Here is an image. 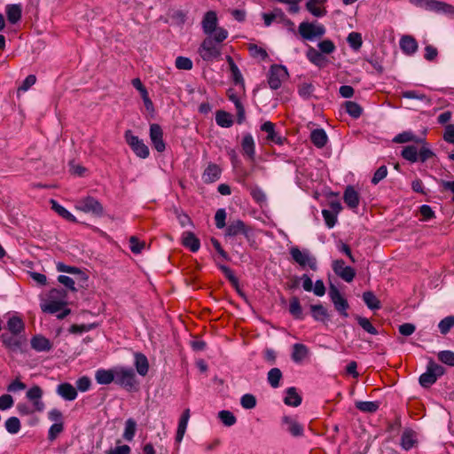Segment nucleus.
<instances>
[{
  "label": "nucleus",
  "mask_w": 454,
  "mask_h": 454,
  "mask_svg": "<svg viewBox=\"0 0 454 454\" xmlns=\"http://www.w3.org/2000/svg\"><path fill=\"white\" fill-rule=\"evenodd\" d=\"M201 28L207 36H215L217 42H223L229 35L225 28L218 27V18L215 11H208L204 14Z\"/></svg>",
  "instance_id": "nucleus-1"
},
{
  "label": "nucleus",
  "mask_w": 454,
  "mask_h": 454,
  "mask_svg": "<svg viewBox=\"0 0 454 454\" xmlns=\"http://www.w3.org/2000/svg\"><path fill=\"white\" fill-rule=\"evenodd\" d=\"M43 395V389L35 385L30 387L26 394V397L32 403L34 410L32 411L26 403H18L17 410L20 415H29L34 411L41 412L44 410L45 405L42 401V397Z\"/></svg>",
  "instance_id": "nucleus-2"
},
{
  "label": "nucleus",
  "mask_w": 454,
  "mask_h": 454,
  "mask_svg": "<svg viewBox=\"0 0 454 454\" xmlns=\"http://www.w3.org/2000/svg\"><path fill=\"white\" fill-rule=\"evenodd\" d=\"M444 373L445 369L430 358L426 372L419 376V382L423 387H430L436 382L437 379Z\"/></svg>",
  "instance_id": "nucleus-3"
},
{
  "label": "nucleus",
  "mask_w": 454,
  "mask_h": 454,
  "mask_svg": "<svg viewBox=\"0 0 454 454\" xmlns=\"http://www.w3.org/2000/svg\"><path fill=\"white\" fill-rule=\"evenodd\" d=\"M223 42H217L215 36H207L199 48L200 56L205 61H213L221 55V46Z\"/></svg>",
  "instance_id": "nucleus-4"
},
{
  "label": "nucleus",
  "mask_w": 454,
  "mask_h": 454,
  "mask_svg": "<svg viewBox=\"0 0 454 454\" xmlns=\"http://www.w3.org/2000/svg\"><path fill=\"white\" fill-rule=\"evenodd\" d=\"M326 29L323 24L302 21L298 27V33L303 40L314 41L325 35Z\"/></svg>",
  "instance_id": "nucleus-5"
},
{
  "label": "nucleus",
  "mask_w": 454,
  "mask_h": 454,
  "mask_svg": "<svg viewBox=\"0 0 454 454\" xmlns=\"http://www.w3.org/2000/svg\"><path fill=\"white\" fill-rule=\"evenodd\" d=\"M292 259L302 269L309 268L316 271L317 270V258L307 249L301 250L298 247H293L289 250Z\"/></svg>",
  "instance_id": "nucleus-6"
},
{
  "label": "nucleus",
  "mask_w": 454,
  "mask_h": 454,
  "mask_svg": "<svg viewBox=\"0 0 454 454\" xmlns=\"http://www.w3.org/2000/svg\"><path fill=\"white\" fill-rule=\"evenodd\" d=\"M126 143L130 146L134 153L141 158L146 159L149 156V148L142 139L132 134L131 130L125 131Z\"/></svg>",
  "instance_id": "nucleus-7"
},
{
  "label": "nucleus",
  "mask_w": 454,
  "mask_h": 454,
  "mask_svg": "<svg viewBox=\"0 0 454 454\" xmlns=\"http://www.w3.org/2000/svg\"><path fill=\"white\" fill-rule=\"evenodd\" d=\"M288 78L287 69L281 65H273L270 67L268 75V83L270 89L278 90L282 82Z\"/></svg>",
  "instance_id": "nucleus-8"
},
{
  "label": "nucleus",
  "mask_w": 454,
  "mask_h": 454,
  "mask_svg": "<svg viewBox=\"0 0 454 454\" xmlns=\"http://www.w3.org/2000/svg\"><path fill=\"white\" fill-rule=\"evenodd\" d=\"M75 208L83 213H90L97 216H101L104 213V208L101 203L93 197H86L80 200Z\"/></svg>",
  "instance_id": "nucleus-9"
},
{
  "label": "nucleus",
  "mask_w": 454,
  "mask_h": 454,
  "mask_svg": "<svg viewBox=\"0 0 454 454\" xmlns=\"http://www.w3.org/2000/svg\"><path fill=\"white\" fill-rule=\"evenodd\" d=\"M114 380L117 384L132 388L136 385V374L132 368L119 367L115 368Z\"/></svg>",
  "instance_id": "nucleus-10"
},
{
  "label": "nucleus",
  "mask_w": 454,
  "mask_h": 454,
  "mask_svg": "<svg viewBox=\"0 0 454 454\" xmlns=\"http://www.w3.org/2000/svg\"><path fill=\"white\" fill-rule=\"evenodd\" d=\"M329 296L331 301H333L335 309L343 317H347L348 316L347 310L348 309V303L347 300L341 295L340 291L334 286H332L329 290Z\"/></svg>",
  "instance_id": "nucleus-11"
},
{
  "label": "nucleus",
  "mask_w": 454,
  "mask_h": 454,
  "mask_svg": "<svg viewBox=\"0 0 454 454\" xmlns=\"http://www.w3.org/2000/svg\"><path fill=\"white\" fill-rule=\"evenodd\" d=\"M333 270L344 281L350 283L353 281L356 271L350 266H346L343 260H335L333 262Z\"/></svg>",
  "instance_id": "nucleus-12"
},
{
  "label": "nucleus",
  "mask_w": 454,
  "mask_h": 454,
  "mask_svg": "<svg viewBox=\"0 0 454 454\" xmlns=\"http://www.w3.org/2000/svg\"><path fill=\"white\" fill-rule=\"evenodd\" d=\"M150 139L153 146L158 153H162L166 149L163 140V131L161 127L157 123L150 125Z\"/></svg>",
  "instance_id": "nucleus-13"
},
{
  "label": "nucleus",
  "mask_w": 454,
  "mask_h": 454,
  "mask_svg": "<svg viewBox=\"0 0 454 454\" xmlns=\"http://www.w3.org/2000/svg\"><path fill=\"white\" fill-rule=\"evenodd\" d=\"M250 229L241 220H235L229 223L226 228L225 234L229 237H235L243 234L248 237Z\"/></svg>",
  "instance_id": "nucleus-14"
},
{
  "label": "nucleus",
  "mask_w": 454,
  "mask_h": 454,
  "mask_svg": "<svg viewBox=\"0 0 454 454\" xmlns=\"http://www.w3.org/2000/svg\"><path fill=\"white\" fill-rule=\"evenodd\" d=\"M326 0H308L305 7L306 10L314 17L321 18L326 15L327 11L325 7Z\"/></svg>",
  "instance_id": "nucleus-15"
},
{
  "label": "nucleus",
  "mask_w": 454,
  "mask_h": 454,
  "mask_svg": "<svg viewBox=\"0 0 454 454\" xmlns=\"http://www.w3.org/2000/svg\"><path fill=\"white\" fill-rule=\"evenodd\" d=\"M306 58L308 60L318 67H324L327 64V59L319 50L312 46H309L306 51Z\"/></svg>",
  "instance_id": "nucleus-16"
},
{
  "label": "nucleus",
  "mask_w": 454,
  "mask_h": 454,
  "mask_svg": "<svg viewBox=\"0 0 454 454\" xmlns=\"http://www.w3.org/2000/svg\"><path fill=\"white\" fill-rule=\"evenodd\" d=\"M57 394L66 401H74L77 397L76 388L70 383H61L57 387Z\"/></svg>",
  "instance_id": "nucleus-17"
},
{
  "label": "nucleus",
  "mask_w": 454,
  "mask_h": 454,
  "mask_svg": "<svg viewBox=\"0 0 454 454\" xmlns=\"http://www.w3.org/2000/svg\"><path fill=\"white\" fill-rule=\"evenodd\" d=\"M31 347L37 352H47L52 348V344L49 339L43 335H35L31 339Z\"/></svg>",
  "instance_id": "nucleus-18"
},
{
  "label": "nucleus",
  "mask_w": 454,
  "mask_h": 454,
  "mask_svg": "<svg viewBox=\"0 0 454 454\" xmlns=\"http://www.w3.org/2000/svg\"><path fill=\"white\" fill-rule=\"evenodd\" d=\"M400 48L406 55H413L418 51V43L411 35H403L400 39Z\"/></svg>",
  "instance_id": "nucleus-19"
},
{
  "label": "nucleus",
  "mask_w": 454,
  "mask_h": 454,
  "mask_svg": "<svg viewBox=\"0 0 454 454\" xmlns=\"http://www.w3.org/2000/svg\"><path fill=\"white\" fill-rule=\"evenodd\" d=\"M261 129L267 133L266 139L269 142L282 145L284 139L275 131V124L271 121H265L262 126Z\"/></svg>",
  "instance_id": "nucleus-20"
},
{
  "label": "nucleus",
  "mask_w": 454,
  "mask_h": 454,
  "mask_svg": "<svg viewBox=\"0 0 454 454\" xmlns=\"http://www.w3.org/2000/svg\"><path fill=\"white\" fill-rule=\"evenodd\" d=\"M228 98L235 105L237 111V121L241 124L246 119V112L239 98L232 90H229Z\"/></svg>",
  "instance_id": "nucleus-21"
},
{
  "label": "nucleus",
  "mask_w": 454,
  "mask_h": 454,
  "mask_svg": "<svg viewBox=\"0 0 454 454\" xmlns=\"http://www.w3.org/2000/svg\"><path fill=\"white\" fill-rule=\"evenodd\" d=\"M221 172L218 165L211 163L204 170L202 179L207 184L214 183L220 178Z\"/></svg>",
  "instance_id": "nucleus-22"
},
{
  "label": "nucleus",
  "mask_w": 454,
  "mask_h": 454,
  "mask_svg": "<svg viewBox=\"0 0 454 454\" xmlns=\"http://www.w3.org/2000/svg\"><path fill=\"white\" fill-rule=\"evenodd\" d=\"M182 244L192 252H197L200 247V239L192 231H184L182 236Z\"/></svg>",
  "instance_id": "nucleus-23"
},
{
  "label": "nucleus",
  "mask_w": 454,
  "mask_h": 454,
  "mask_svg": "<svg viewBox=\"0 0 454 454\" xmlns=\"http://www.w3.org/2000/svg\"><path fill=\"white\" fill-rule=\"evenodd\" d=\"M344 202L350 208H356L359 205V194L353 186L348 185L343 194Z\"/></svg>",
  "instance_id": "nucleus-24"
},
{
  "label": "nucleus",
  "mask_w": 454,
  "mask_h": 454,
  "mask_svg": "<svg viewBox=\"0 0 454 454\" xmlns=\"http://www.w3.org/2000/svg\"><path fill=\"white\" fill-rule=\"evenodd\" d=\"M67 305V301L62 300L50 299L45 303L41 305V309L43 312L54 314L57 313Z\"/></svg>",
  "instance_id": "nucleus-25"
},
{
  "label": "nucleus",
  "mask_w": 454,
  "mask_h": 454,
  "mask_svg": "<svg viewBox=\"0 0 454 454\" xmlns=\"http://www.w3.org/2000/svg\"><path fill=\"white\" fill-rule=\"evenodd\" d=\"M309 356V348L301 343H295L292 348L291 357L294 363H301Z\"/></svg>",
  "instance_id": "nucleus-26"
},
{
  "label": "nucleus",
  "mask_w": 454,
  "mask_h": 454,
  "mask_svg": "<svg viewBox=\"0 0 454 454\" xmlns=\"http://www.w3.org/2000/svg\"><path fill=\"white\" fill-rule=\"evenodd\" d=\"M189 419H190V410L186 409L184 411V412L179 419L176 434V442L177 443H180L184 436Z\"/></svg>",
  "instance_id": "nucleus-27"
},
{
  "label": "nucleus",
  "mask_w": 454,
  "mask_h": 454,
  "mask_svg": "<svg viewBox=\"0 0 454 454\" xmlns=\"http://www.w3.org/2000/svg\"><path fill=\"white\" fill-rule=\"evenodd\" d=\"M115 369L114 370H105L99 369L95 373L96 381L100 385H108L114 380Z\"/></svg>",
  "instance_id": "nucleus-28"
},
{
  "label": "nucleus",
  "mask_w": 454,
  "mask_h": 454,
  "mask_svg": "<svg viewBox=\"0 0 454 454\" xmlns=\"http://www.w3.org/2000/svg\"><path fill=\"white\" fill-rule=\"evenodd\" d=\"M284 424L287 425V430L293 436H301L303 434V427L298 423L294 419L285 416L282 419Z\"/></svg>",
  "instance_id": "nucleus-29"
},
{
  "label": "nucleus",
  "mask_w": 454,
  "mask_h": 454,
  "mask_svg": "<svg viewBox=\"0 0 454 454\" xmlns=\"http://www.w3.org/2000/svg\"><path fill=\"white\" fill-rule=\"evenodd\" d=\"M310 140L315 146L322 148L326 145L328 137L323 129H316L310 133Z\"/></svg>",
  "instance_id": "nucleus-30"
},
{
  "label": "nucleus",
  "mask_w": 454,
  "mask_h": 454,
  "mask_svg": "<svg viewBox=\"0 0 454 454\" xmlns=\"http://www.w3.org/2000/svg\"><path fill=\"white\" fill-rule=\"evenodd\" d=\"M242 150L244 153L249 157V159L254 160L255 150H254V141L251 134H246L243 137L241 143Z\"/></svg>",
  "instance_id": "nucleus-31"
},
{
  "label": "nucleus",
  "mask_w": 454,
  "mask_h": 454,
  "mask_svg": "<svg viewBox=\"0 0 454 454\" xmlns=\"http://www.w3.org/2000/svg\"><path fill=\"white\" fill-rule=\"evenodd\" d=\"M5 11L10 23L16 24L21 19L22 8L20 4H8Z\"/></svg>",
  "instance_id": "nucleus-32"
},
{
  "label": "nucleus",
  "mask_w": 454,
  "mask_h": 454,
  "mask_svg": "<svg viewBox=\"0 0 454 454\" xmlns=\"http://www.w3.org/2000/svg\"><path fill=\"white\" fill-rule=\"evenodd\" d=\"M285 404L288 406L297 407L301 403V396L298 394L294 387L286 389V395L284 398Z\"/></svg>",
  "instance_id": "nucleus-33"
},
{
  "label": "nucleus",
  "mask_w": 454,
  "mask_h": 454,
  "mask_svg": "<svg viewBox=\"0 0 454 454\" xmlns=\"http://www.w3.org/2000/svg\"><path fill=\"white\" fill-rule=\"evenodd\" d=\"M135 365L137 372L141 376H145L149 370V363L147 357L141 354L137 353L135 355Z\"/></svg>",
  "instance_id": "nucleus-34"
},
{
  "label": "nucleus",
  "mask_w": 454,
  "mask_h": 454,
  "mask_svg": "<svg viewBox=\"0 0 454 454\" xmlns=\"http://www.w3.org/2000/svg\"><path fill=\"white\" fill-rule=\"evenodd\" d=\"M215 121L222 128H230L233 124L232 116L223 110H219L215 114Z\"/></svg>",
  "instance_id": "nucleus-35"
},
{
  "label": "nucleus",
  "mask_w": 454,
  "mask_h": 454,
  "mask_svg": "<svg viewBox=\"0 0 454 454\" xmlns=\"http://www.w3.org/2000/svg\"><path fill=\"white\" fill-rule=\"evenodd\" d=\"M310 311L316 321L324 322L328 319L329 315L327 309L321 304L311 305Z\"/></svg>",
  "instance_id": "nucleus-36"
},
{
  "label": "nucleus",
  "mask_w": 454,
  "mask_h": 454,
  "mask_svg": "<svg viewBox=\"0 0 454 454\" xmlns=\"http://www.w3.org/2000/svg\"><path fill=\"white\" fill-rule=\"evenodd\" d=\"M7 329L14 335L20 334L24 331V323L18 317H12L7 322Z\"/></svg>",
  "instance_id": "nucleus-37"
},
{
  "label": "nucleus",
  "mask_w": 454,
  "mask_h": 454,
  "mask_svg": "<svg viewBox=\"0 0 454 454\" xmlns=\"http://www.w3.org/2000/svg\"><path fill=\"white\" fill-rule=\"evenodd\" d=\"M282 377H283V374H282V372L280 371V369L275 367V368L270 369L268 372L267 380L271 387L277 388L280 385V380H281Z\"/></svg>",
  "instance_id": "nucleus-38"
},
{
  "label": "nucleus",
  "mask_w": 454,
  "mask_h": 454,
  "mask_svg": "<svg viewBox=\"0 0 454 454\" xmlns=\"http://www.w3.org/2000/svg\"><path fill=\"white\" fill-rule=\"evenodd\" d=\"M416 442L415 434L411 430H405L401 436V445L403 450H409Z\"/></svg>",
  "instance_id": "nucleus-39"
},
{
  "label": "nucleus",
  "mask_w": 454,
  "mask_h": 454,
  "mask_svg": "<svg viewBox=\"0 0 454 454\" xmlns=\"http://www.w3.org/2000/svg\"><path fill=\"white\" fill-rule=\"evenodd\" d=\"M379 407L378 402L358 401L356 403V408L362 412L373 413L378 411Z\"/></svg>",
  "instance_id": "nucleus-40"
},
{
  "label": "nucleus",
  "mask_w": 454,
  "mask_h": 454,
  "mask_svg": "<svg viewBox=\"0 0 454 454\" xmlns=\"http://www.w3.org/2000/svg\"><path fill=\"white\" fill-rule=\"evenodd\" d=\"M421 3V7L427 11L435 12L437 13H441L442 8L444 7V2H440L436 0H419Z\"/></svg>",
  "instance_id": "nucleus-41"
},
{
  "label": "nucleus",
  "mask_w": 454,
  "mask_h": 454,
  "mask_svg": "<svg viewBox=\"0 0 454 454\" xmlns=\"http://www.w3.org/2000/svg\"><path fill=\"white\" fill-rule=\"evenodd\" d=\"M136 431H137L136 421L133 419H128L125 422L123 438L126 441L131 442L134 439Z\"/></svg>",
  "instance_id": "nucleus-42"
},
{
  "label": "nucleus",
  "mask_w": 454,
  "mask_h": 454,
  "mask_svg": "<svg viewBox=\"0 0 454 454\" xmlns=\"http://www.w3.org/2000/svg\"><path fill=\"white\" fill-rule=\"evenodd\" d=\"M363 300L371 309H379L380 308V301L372 292H364L363 294Z\"/></svg>",
  "instance_id": "nucleus-43"
},
{
  "label": "nucleus",
  "mask_w": 454,
  "mask_h": 454,
  "mask_svg": "<svg viewBox=\"0 0 454 454\" xmlns=\"http://www.w3.org/2000/svg\"><path fill=\"white\" fill-rule=\"evenodd\" d=\"M51 208L57 212L60 216L63 218L71 221V222H76V219L74 215H73L67 209H66L64 207L59 205L56 200H51Z\"/></svg>",
  "instance_id": "nucleus-44"
},
{
  "label": "nucleus",
  "mask_w": 454,
  "mask_h": 454,
  "mask_svg": "<svg viewBox=\"0 0 454 454\" xmlns=\"http://www.w3.org/2000/svg\"><path fill=\"white\" fill-rule=\"evenodd\" d=\"M401 154L403 159L412 163L419 160V150L415 145L405 146Z\"/></svg>",
  "instance_id": "nucleus-45"
},
{
  "label": "nucleus",
  "mask_w": 454,
  "mask_h": 454,
  "mask_svg": "<svg viewBox=\"0 0 454 454\" xmlns=\"http://www.w3.org/2000/svg\"><path fill=\"white\" fill-rule=\"evenodd\" d=\"M226 60L230 66V70L232 74L233 81L235 83H243V76L238 67V66L235 64L233 59L231 56L226 57Z\"/></svg>",
  "instance_id": "nucleus-46"
},
{
  "label": "nucleus",
  "mask_w": 454,
  "mask_h": 454,
  "mask_svg": "<svg viewBox=\"0 0 454 454\" xmlns=\"http://www.w3.org/2000/svg\"><path fill=\"white\" fill-rule=\"evenodd\" d=\"M395 143L403 144L411 141H414L416 143L423 142V139L417 138L416 136L411 131H404L403 133L398 134L393 140Z\"/></svg>",
  "instance_id": "nucleus-47"
},
{
  "label": "nucleus",
  "mask_w": 454,
  "mask_h": 454,
  "mask_svg": "<svg viewBox=\"0 0 454 454\" xmlns=\"http://www.w3.org/2000/svg\"><path fill=\"white\" fill-rule=\"evenodd\" d=\"M289 311L295 318H297V319L303 318L301 306L300 301L297 297H293L290 300Z\"/></svg>",
  "instance_id": "nucleus-48"
},
{
  "label": "nucleus",
  "mask_w": 454,
  "mask_h": 454,
  "mask_svg": "<svg viewBox=\"0 0 454 454\" xmlns=\"http://www.w3.org/2000/svg\"><path fill=\"white\" fill-rule=\"evenodd\" d=\"M4 345L11 351H18L20 349L21 342L16 337L3 335Z\"/></svg>",
  "instance_id": "nucleus-49"
},
{
  "label": "nucleus",
  "mask_w": 454,
  "mask_h": 454,
  "mask_svg": "<svg viewBox=\"0 0 454 454\" xmlns=\"http://www.w3.org/2000/svg\"><path fill=\"white\" fill-rule=\"evenodd\" d=\"M347 41L349 46L355 51H358L363 44L362 35L357 32H351L348 35Z\"/></svg>",
  "instance_id": "nucleus-50"
},
{
  "label": "nucleus",
  "mask_w": 454,
  "mask_h": 454,
  "mask_svg": "<svg viewBox=\"0 0 454 454\" xmlns=\"http://www.w3.org/2000/svg\"><path fill=\"white\" fill-rule=\"evenodd\" d=\"M5 429L8 433L15 434L20 430V421L17 417H11L5 421Z\"/></svg>",
  "instance_id": "nucleus-51"
},
{
  "label": "nucleus",
  "mask_w": 454,
  "mask_h": 454,
  "mask_svg": "<svg viewBox=\"0 0 454 454\" xmlns=\"http://www.w3.org/2000/svg\"><path fill=\"white\" fill-rule=\"evenodd\" d=\"M346 112L353 118H358L361 116L363 109L362 107L354 101H347L345 103Z\"/></svg>",
  "instance_id": "nucleus-52"
},
{
  "label": "nucleus",
  "mask_w": 454,
  "mask_h": 454,
  "mask_svg": "<svg viewBox=\"0 0 454 454\" xmlns=\"http://www.w3.org/2000/svg\"><path fill=\"white\" fill-rule=\"evenodd\" d=\"M358 325L368 333L372 335H377L378 331L377 329L372 325V324L370 322V320L366 317L357 316L356 317Z\"/></svg>",
  "instance_id": "nucleus-53"
},
{
  "label": "nucleus",
  "mask_w": 454,
  "mask_h": 454,
  "mask_svg": "<svg viewBox=\"0 0 454 454\" xmlns=\"http://www.w3.org/2000/svg\"><path fill=\"white\" fill-rule=\"evenodd\" d=\"M452 327H454V316L446 317L438 324L440 333L443 335L447 334Z\"/></svg>",
  "instance_id": "nucleus-54"
},
{
  "label": "nucleus",
  "mask_w": 454,
  "mask_h": 454,
  "mask_svg": "<svg viewBox=\"0 0 454 454\" xmlns=\"http://www.w3.org/2000/svg\"><path fill=\"white\" fill-rule=\"evenodd\" d=\"M438 360L442 364L454 367V352L451 350H442L437 354Z\"/></svg>",
  "instance_id": "nucleus-55"
},
{
  "label": "nucleus",
  "mask_w": 454,
  "mask_h": 454,
  "mask_svg": "<svg viewBox=\"0 0 454 454\" xmlns=\"http://www.w3.org/2000/svg\"><path fill=\"white\" fill-rule=\"evenodd\" d=\"M318 50L322 54H331L336 50V46L330 39H325L317 43Z\"/></svg>",
  "instance_id": "nucleus-56"
},
{
  "label": "nucleus",
  "mask_w": 454,
  "mask_h": 454,
  "mask_svg": "<svg viewBox=\"0 0 454 454\" xmlns=\"http://www.w3.org/2000/svg\"><path fill=\"white\" fill-rule=\"evenodd\" d=\"M418 144L423 145V146L419 150V160L425 162L434 155L432 150L427 146L425 140H423V142H419Z\"/></svg>",
  "instance_id": "nucleus-57"
},
{
  "label": "nucleus",
  "mask_w": 454,
  "mask_h": 454,
  "mask_svg": "<svg viewBox=\"0 0 454 454\" xmlns=\"http://www.w3.org/2000/svg\"><path fill=\"white\" fill-rule=\"evenodd\" d=\"M218 417L221 419V421L227 427L234 425L237 421L234 414L229 411H221L218 413Z\"/></svg>",
  "instance_id": "nucleus-58"
},
{
  "label": "nucleus",
  "mask_w": 454,
  "mask_h": 454,
  "mask_svg": "<svg viewBox=\"0 0 454 454\" xmlns=\"http://www.w3.org/2000/svg\"><path fill=\"white\" fill-rule=\"evenodd\" d=\"M240 404L244 409H254L256 406V398L252 394H245L240 399Z\"/></svg>",
  "instance_id": "nucleus-59"
},
{
  "label": "nucleus",
  "mask_w": 454,
  "mask_h": 454,
  "mask_svg": "<svg viewBox=\"0 0 454 454\" xmlns=\"http://www.w3.org/2000/svg\"><path fill=\"white\" fill-rule=\"evenodd\" d=\"M248 50H249L250 55L254 58H259L262 60H264L268 58L267 51L263 48L259 47L256 44H249Z\"/></svg>",
  "instance_id": "nucleus-60"
},
{
  "label": "nucleus",
  "mask_w": 454,
  "mask_h": 454,
  "mask_svg": "<svg viewBox=\"0 0 454 454\" xmlns=\"http://www.w3.org/2000/svg\"><path fill=\"white\" fill-rule=\"evenodd\" d=\"M176 67L180 70H191L192 61L189 58L179 56L176 59Z\"/></svg>",
  "instance_id": "nucleus-61"
},
{
  "label": "nucleus",
  "mask_w": 454,
  "mask_h": 454,
  "mask_svg": "<svg viewBox=\"0 0 454 454\" xmlns=\"http://www.w3.org/2000/svg\"><path fill=\"white\" fill-rule=\"evenodd\" d=\"M314 86L311 83L307 82L301 84L298 89L299 95L305 99L309 98L312 96Z\"/></svg>",
  "instance_id": "nucleus-62"
},
{
  "label": "nucleus",
  "mask_w": 454,
  "mask_h": 454,
  "mask_svg": "<svg viewBox=\"0 0 454 454\" xmlns=\"http://www.w3.org/2000/svg\"><path fill=\"white\" fill-rule=\"evenodd\" d=\"M145 242L140 241L137 237L131 236L129 238V248L132 253L139 254L145 247Z\"/></svg>",
  "instance_id": "nucleus-63"
},
{
  "label": "nucleus",
  "mask_w": 454,
  "mask_h": 454,
  "mask_svg": "<svg viewBox=\"0 0 454 454\" xmlns=\"http://www.w3.org/2000/svg\"><path fill=\"white\" fill-rule=\"evenodd\" d=\"M322 215L328 228H333L337 222V215L330 210L323 209Z\"/></svg>",
  "instance_id": "nucleus-64"
}]
</instances>
